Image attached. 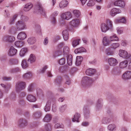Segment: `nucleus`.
<instances>
[{
  "mask_svg": "<svg viewBox=\"0 0 131 131\" xmlns=\"http://www.w3.org/2000/svg\"><path fill=\"white\" fill-rule=\"evenodd\" d=\"M72 17L71 13L70 12H67L62 14L61 16V18L63 19L68 20Z\"/></svg>",
  "mask_w": 131,
  "mask_h": 131,
  "instance_id": "obj_12",
  "label": "nucleus"
},
{
  "mask_svg": "<svg viewBox=\"0 0 131 131\" xmlns=\"http://www.w3.org/2000/svg\"><path fill=\"white\" fill-rule=\"evenodd\" d=\"M67 57V63L68 65L71 66L72 65V57L71 55L69 54Z\"/></svg>",
  "mask_w": 131,
  "mask_h": 131,
  "instance_id": "obj_28",
  "label": "nucleus"
},
{
  "mask_svg": "<svg viewBox=\"0 0 131 131\" xmlns=\"http://www.w3.org/2000/svg\"><path fill=\"white\" fill-rule=\"evenodd\" d=\"M122 78L124 80L131 79V71H127L122 75Z\"/></svg>",
  "mask_w": 131,
  "mask_h": 131,
  "instance_id": "obj_8",
  "label": "nucleus"
},
{
  "mask_svg": "<svg viewBox=\"0 0 131 131\" xmlns=\"http://www.w3.org/2000/svg\"><path fill=\"white\" fill-rule=\"evenodd\" d=\"M101 28L102 32H106L107 31L110 29L106 24L104 23L101 24Z\"/></svg>",
  "mask_w": 131,
  "mask_h": 131,
  "instance_id": "obj_17",
  "label": "nucleus"
},
{
  "mask_svg": "<svg viewBox=\"0 0 131 131\" xmlns=\"http://www.w3.org/2000/svg\"><path fill=\"white\" fill-rule=\"evenodd\" d=\"M108 61L109 64L111 66H115L117 63V61L116 59L113 58H109Z\"/></svg>",
  "mask_w": 131,
  "mask_h": 131,
  "instance_id": "obj_10",
  "label": "nucleus"
},
{
  "mask_svg": "<svg viewBox=\"0 0 131 131\" xmlns=\"http://www.w3.org/2000/svg\"><path fill=\"white\" fill-rule=\"evenodd\" d=\"M103 43L104 46H108L110 43V41L107 40L106 37H104L103 39Z\"/></svg>",
  "mask_w": 131,
  "mask_h": 131,
  "instance_id": "obj_39",
  "label": "nucleus"
},
{
  "mask_svg": "<svg viewBox=\"0 0 131 131\" xmlns=\"http://www.w3.org/2000/svg\"><path fill=\"white\" fill-rule=\"evenodd\" d=\"M96 72L95 70L93 69H87L85 73L86 75H91L94 74Z\"/></svg>",
  "mask_w": 131,
  "mask_h": 131,
  "instance_id": "obj_21",
  "label": "nucleus"
},
{
  "mask_svg": "<svg viewBox=\"0 0 131 131\" xmlns=\"http://www.w3.org/2000/svg\"><path fill=\"white\" fill-rule=\"evenodd\" d=\"M62 35L63 39L65 40H67L69 38V32L68 30H64L62 32Z\"/></svg>",
  "mask_w": 131,
  "mask_h": 131,
  "instance_id": "obj_18",
  "label": "nucleus"
},
{
  "mask_svg": "<svg viewBox=\"0 0 131 131\" xmlns=\"http://www.w3.org/2000/svg\"><path fill=\"white\" fill-rule=\"evenodd\" d=\"M36 60V57L35 55L33 54H31L28 60V62H30V63L34 62Z\"/></svg>",
  "mask_w": 131,
  "mask_h": 131,
  "instance_id": "obj_29",
  "label": "nucleus"
},
{
  "mask_svg": "<svg viewBox=\"0 0 131 131\" xmlns=\"http://www.w3.org/2000/svg\"><path fill=\"white\" fill-rule=\"evenodd\" d=\"M83 60V57L81 56H77V60L76 62V64L77 66H79Z\"/></svg>",
  "mask_w": 131,
  "mask_h": 131,
  "instance_id": "obj_33",
  "label": "nucleus"
},
{
  "mask_svg": "<svg viewBox=\"0 0 131 131\" xmlns=\"http://www.w3.org/2000/svg\"><path fill=\"white\" fill-rule=\"evenodd\" d=\"M62 80V79L61 77H58L55 80L54 82L56 84L58 85L61 84Z\"/></svg>",
  "mask_w": 131,
  "mask_h": 131,
  "instance_id": "obj_30",
  "label": "nucleus"
},
{
  "mask_svg": "<svg viewBox=\"0 0 131 131\" xmlns=\"http://www.w3.org/2000/svg\"><path fill=\"white\" fill-rule=\"evenodd\" d=\"M22 68L25 69L28 67V65L27 63L26 60H23L21 64Z\"/></svg>",
  "mask_w": 131,
  "mask_h": 131,
  "instance_id": "obj_46",
  "label": "nucleus"
},
{
  "mask_svg": "<svg viewBox=\"0 0 131 131\" xmlns=\"http://www.w3.org/2000/svg\"><path fill=\"white\" fill-rule=\"evenodd\" d=\"M80 114L78 113H76L72 119V121L73 122H79V121L78 120L80 118Z\"/></svg>",
  "mask_w": 131,
  "mask_h": 131,
  "instance_id": "obj_24",
  "label": "nucleus"
},
{
  "mask_svg": "<svg viewBox=\"0 0 131 131\" xmlns=\"http://www.w3.org/2000/svg\"><path fill=\"white\" fill-rule=\"evenodd\" d=\"M34 90V88L33 85L32 84H31L29 85L28 87V91L29 92H31L32 91Z\"/></svg>",
  "mask_w": 131,
  "mask_h": 131,
  "instance_id": "obj_54",
  "label": "nucleus"
},
{
  "mask_svg": "<svg viewBox=\"0 0 131 131\" xmlns=\"http://www.w3.org/2000/svg\"><path fill=\"white\" fill-rule=\"evenodd\" d=\"M34 13H39L43 15H45V12L44 9L42 7L41 4L39 3L36 5Z\"/></svg>",
  "mask_w": 131,
  "mask_h": 131,
  "instance_id": "obj_1",
  "label": "nucleus"
},
{
  "mask_svg": "<svg viewBox=\"0 0 131 131\" xmlns=\"http://www.w3.org/2000/svg\"><path fill=\"white\" fill-rule=\"evenodd\" d=\"M19 103L21 105H24L25 104V101L22 99H20L19 101Z\"/></svg>",
  "mask_w": 131,
  "mask_h": 131,
  "instance_id": "obj_64",
  "label": "nucleus"
},
{
  "mask_svg": "<svg viewBox=\"0 0 131 131\" xmlns=\"http://www.w3.org/2000/svg\"><path fill=\"white\" fill-rule=\"evenodd\" d=\"M26 36L27 35L25 32H21L18 35L17 38L18 39L23 40L26 38Z\"/></svg>",
  "mask_w": 131,
  "mask_h": 131,
  "instance_id": "obj_20",
  "label": "nucleus"
},
{
  "mask_svg": "<svg viewBox=\"0 0 131 131\" xmlns=\"http://www.w3.org/2000/svg\"><path fill=\"white\" fill-rule=\"evenodd\" d=\"M80 40V39H77V40H73L72 41V45L73 47H75L76 46L79 44V41Z\"/></svg>",
  "mask_w": 131,
  "mask_h": 131,
  "instance_id": "obj_43",
  "label": "nucleus"
},
{
  "mask_svg": "<svg viewBox=\"0 0 131 131\" xmlns=\"http://www.w3.org/2000/svg\"><path fill=\"white\" fill-rule=\"evenodd\" d=\"M110 121V119L107 117L103 118L102 121V123L106 124L109 123Z\"/></svg>",
  "mask_w": 131,
  "mask_h": 131,
  "instance_id": "obj_44",
  "label": "nucleus"
},
{
  "mask_svg": "<svg viewBox=\"0 0 131 131\" xmlns=\"http://www.w3.org/2000/svg\"><path fill=\"white\" fill-rule=\"evenodd\" d=\"M20 69L18 67H16L13 68L10 70V72L11 73H15L19 71Z\"/></svg>",
  "mask_w": 131,
  "mask_h": 131,
  "instance_id": "obj_53",
  "label": "nucleus"
},
{
  "mask_svg": "<svg viewBox=\"0 0 131 131\" xmlns=\"http://www.w3.org/2000/svg\"><path fill=\"white\" fill-rule=\"evenodd\" d=\"M73 12L74 16L77 18L79 17L81 15L80 12L78 10H75L73 11Z\"/></svg>",
  "mask_w": 131,
  "mask_h": 131,
  "instance_id": "obj_42",
  "label": "nucleus"
},
{
  "mask_svg": "<svg viewBox=\"0 0 131 131\" xmlns=\"http://www.w3.org/2000/svg\"><path fill=\"white\" fill-rule=\"evenodd\" d=\"M51 21L52 24L53 25H55L56 24V18L54 17L53 16L52 17Z\"/></svg>",
  "mask_w": 131,
  "mask_h": 131,
  "instance_id": "obj_59",
  "label": "nucleus"
},
{
  "mask_svg": "<svg viewBox=\"0 0 131 131\" xmlns=\"http://www.w3.org/2000/svg\"><path fill=\"white\" fill-rule=\"evenodd\" d=\"M27 100L30 102H35L36 101V97L31 95H29L27 97Z\"/></svg>",
  "mask_w": 131,
  "mask_h": 131,
  "instance_id": "obj_26",
  "label": "nucleus"
},
{
  "mask_svg": "<svg viewBox=\"0 0 131 131\" xmlns=\"http://www.w3.org/2000/svg\"><path fill=\"white\" fill-rule=\"evenodd\" d=\"M121 10L118 8H114L111 11L110 14L112 16H115L116 14L121 13Z\"/></svg>",
  "mask_w": 131,
  "mask_h": 131,
  "instance_id": "obj_11",
  "label": "nucleus"
},
{
  "mask_svg": "<svg viewBox=\"0 0 131 131\" xmlns=\"http://www.w3.org/2000/svg\"><path fill=\"white\" fill-rule=\"evenodd\" d=\"M68 2L66 0H64L62 1L59 4L60 7L61 8H63L66 7L68 4Z\"/></svg>",
  "mask_w": 131,
  "mask_h": 131,
  "instance_id": "obj_23",
  "label": "nucleus"
},
{
  "mask_svg": "<svg viewBox=\"0 0 131 131\" xmlns=\"http://www.w3.org/2000/svg\"><path fill=\"white\" fill-rule=\"evenodd\" d=\"M48 68V67L47 66H44L43 68H42V70L40 71V73H43L46 69Z\"/></svg>",
  "mask_w": 131,
  "mask_h": 131,
  "instance_id": "obj_63",
  "label": "nucleus"
},
{
  "mask_svg": "<svg viewBox=\"0 0 131 131\" xmlns=\"http://www.w3.org/2000/svg\"><path fill=\"white\" fill-rule=\"evenodd\" d=\"M96 79H91L88 77H85L82 78V85H88L94 82Z\"/></svg>",
  "mask_w": 131,
  "mask_h": 131,
  "instance_id": "obj_3",
  "label": "nucleus"
},
{
  "mask_svg": "<svg viewBox=\"0 0 131 131\" xmlns=\"http://www.w3.org/2000/svg\"><path fill=\"white\" fill-rule=\"evenodd\" d=\"M95 1L94 0H90L89 1V2L87 4L88 6H92L94 5L95 4Z\"/></svg>",
  "mask_w": 131,
  "mask_h": 131,
  "instance_id": "obj_49",
  "label": "nucleus"
},
{
  "mask_svg": "<svg viewBox=\"0 0 131 131\" xmlns=\"http://www.w3.org/2000/svg\"><path fill=\"white\" fill-rule=\"evenodd\" d=\"M110 38L111 41L114 40L118 41V37L115 35H114L112 36H110Z\"/></svg>",
  "mask_w": 131,
  "mask_h": 131,
  "instance_id": "obj_56",
  "label": "nucleus"
},
{
  "mask_svg": "<svg viewBox=\"0 0 131 131\" xmlns=\"http://www.w3.org/2000/svg\"><path fill=\"white\" fill-rule=\"evenodd\" d=\"M126 22V19L124 17H121L119 19H116L115 22L118 23H124Z\"/></svg>",
  "mask_w": 131,
  "mask_h": 131,
  "instance_id": "obj_36",
  "label": "nucleus"
},
{
  "mask_svg": "<svg viewBox=\"0 0 131 131\" xmlns=\"http://www.w3.org/2000/svg\"><path fill=\"white\" fill-rule=\"evenodd\" d=\"M65 63V59L64 58H62L59 60V63L61 65L64 64Z\"/></svg>",
  "mask_w": 131,
  "mask_h": 131,
  "instance_id": "obj_57",
  "label": "nucleus"
},
{
  "mask_svg": "<svg viewBox=\"0 0 131 131\" xmlns=\"http://www.w3.org/2000/svg\"><path fill=\"white\" fill-rule=\"evenodd\" d=\"M32 74L30 72L25 74L23 75V78L24 79H28L31 78Z\"/></svg>",
  "mask_w": 131,
  "mask_h": 131,
  "instance_id": "obj_41",
  "label": "nucleus"
},
{
  "mask_svg": "<svg viewBox=\"0 0 131 131\" xmlns=\"http://www.w3.org/2000/svg\"><path fill=\"white\" fill-rule=\"evenodd\" d=\"M51 101L48 100L47 102L46 106L44 108V110L46 112L49 111L50 110Z\"/></svg>",
  "mask_w": 131,
  "mask_h": 131,
  "instance_id": "obj_25",
  "label": "nucleus"
},
{
  "mask_svg": "<svg viewBox=\"0 0 131 131\" xmlns=\"http://www.w3.org/2000/svg\"><path fill=\"white\" fill-rule=\"evenodd\" d=\"M20 18L21 20L24 21H27L28 19V18L27 17L23 15H21Z\"/></svg>",
  "mask_w": 131,
  "mask_h": 131,
  "instance_id": "obj_58",
  "label": "nucleus"
},
{
  "mask_svg": "<svg viewBox=\"0 0 131 131\" xmlns=\"http://www.w3.org/2000/svg\"><path fill=\"white\" fill-rule=\"evenodd\" d=\"M16 25L18 30H21L27 28L25 23L21 21H18L16 24Z\"/></svg>",
  "mask_w": 131,
  "mask_h": 131,
  "instance_id": "obj_5",
  "label": "nucleus"
},
{
  "mask_svg": "<svg viewBox=\"0 0 131 131\" xmlns=\"http://www.w3.org/2000/svg\"><path fill=\"white\" fill-rule=\"evenodd\" d=\"M18 16L17 14H15L14 15L13 17L11 19L9 22L10 24H12L13 23L15 20L16 19Z\"/></svg>",
  "mask_w": 131,
  "mask_h": 131,
  "instance_id": "obj_51",
  "label": "nucleus"
},
{
  "mask_svg": "<svg viewBox=\"0 0 131 131\" xmlns=\"http://www.w3.org/2000/svg\"><path fill=\"white\" fill-rule=\"evenodd\" d=\"M106 54L108 56L113 55L114 54V51L112 50L111 48H107L105 51Z\"/></svg>",
  "mask_w": 131,
  "mask_h": 131,
  "instance_id": "obj_31",
  "label": "nucleus"
},
{
  "mask_svg": "<svg viewBox=\"0 0 131 131\" xmlns=\"http://www.w3.org/2000/svg\"><path fill=\"white\" fill-rule=\"evenodd\" d=\"M42 114L41 111H36L33 113V116L36 118H39L41 117Z\"/></svg>",
  "mask_w": 131,
  "mask_h": 131,
  "instance_id": "obj_15",
  "label": "nucleus"
},
{
  "mask_svg": "<svg viewBox=\"0 0 131 131\" xmlns=\"http://www.w3.org/2000/svg\"><path fill=\"white\" fill-rule=\"evenodd\" d=\"M102 100L101 99H99L96 105V106L97 109H99L102 106Z\"/></svg>",
  "mask_w": 131,
  "mask_h": 131,
  "instance_id": "obj_40",
  "label": "nucleus"
},
{
  "mask_svg": "<svg viewBox=\"0 0 131 131\" xmlns=\"http://www.w3.org/2000/svg\"><path fill=\"white\" fill-rule=\"evenodd\" d=\"M36 38L34 37H30L27 40L28 43L30 44H33L36 42Z\"/></svg>",
  "mask_w": 131,
  "mask_h": 131,
  "instance_id": "obj_34",
  "label": "nucleus"
},
{
  "mask_svg": "<svg viewBox=\"0 0 131 131\" xmlns=\"http://www.w3.org/2000/svg\"><path fill=\"white\" fill-rule=\"evenodd\" d=\"M33 6V5L31 3H29L26 4L25 6L24 10L26 12L29 10Z\"/></svg>",
  "mask_w": 131,
  "mask_h": 131,
  "instance_id": "obj_22",
  "label": "nucleus"
},
{
  "mask_svg": "<svg viewBox=\"0 0 131 131\" xmlns=\"http://www.w3.org/2000/svg\"><path fill=\"white\" fill-rule=\"evenodd\" d=\"M36 29L38 32H40L41 31V28L40 26L38 25L36 26Z\"/></svg>",
  "mask_w": 131,
  "mask_h": 131,
  "instance_id": "obj_62",
  "label": "nucleus"
},
{
  "mask_svg": "<svg viewBox=\"0 0 131 131\" xmlns=\"http://www.w3.org/2000/svg\"><path fill=\"white\" fill-rule=\"evenodd\" d=\"M115 125L114 124H110L108 126V129L110 131H113L115 129Z\"/></svg>",
  "mask_w": 131,
  "mask_h": 131,
  "instance_id": "obj_45",
  "label": "nucleus"
},
{
  "mask_svg": "<svg viewBox=\"0 0 131 131\" xmlns=\"http://www.w3.org/2000/svg\"><path fill=\"white\" fill-rule=\"evenodd\" d=\"M114 5L115 6L123 7L125 6L124 2L122 1L118 0L115 1L114 3Z\"/></svg>",
  "mask_w": 131,
  "mask_h": 131,
  "instance_id": "obj_16",
  "label": "nucleus"
},
{
  "mask_svg": "<svg viewBox=\"0 0 131 131\" xmlns=\"http://www.w3.org/2000/svg\"><path fill=\"white\" fill-rule=\"evenodd\" d=\"M28 51L27 49L26 48H22L20 50L19 54L21 57L23 56Z\"/></svg>",
  "mask_w": 131,
  "mask_h": 131,
  "instance_id": "obj_38",
  "label": "nucleus"
},
{
  "mask_svg": "<svg viewBox=\"0 0 131 131\" xmlns=\"http://www.w3.org/2000/svg\"><path fill=\"white\" fill-rule=\"evenodd\" d=\"M27 124V121L25 119L21 118L19 119L18 123V125L20 127H24L26 126Z\"/></svg>",
  "mask_w": 131,
  "mask_h": 131,
  "instance_id": "obj_6",
  "label": "nucleus"
},
{
  "mask_svg": "<svg viewBox=\"0 0 131 131\" xmlns=\"http://www.w3.org/2000/svg\"><path fill=\"white\" fill-rule=\"evenodd\" d=\"M67 107V105H64L62 106L59 108V109L60 111L61 112H64L66 110Z\"/></svg>",
  "mask_w": 131,
  "mask_h": 131,
  "instance_id": "obj_48",
  "label": "nucleus"
},
{
  "mask_svg": "<svg viewBox=\"0 0 131 131\" xmlns=\"http://www.w3.org/2000/svg\"><path fill=\"white\" fill-rule=\"evenodd\" d=\"M24 44L23 41H17L15 42V46L18 47H20L23 46Z\"/></svg>",
  "mask_w": 131,
  "mask_h": 131,
  "instance_id": "obj_37",
  "label": "nucleus"
},
{
  "mask_svg": "<svg viewBox=\"0 0 131 131\" xmlns=\"http://www.w3.org/2000/svg\"><path fill=\"white\" fill-rule=\"evenodd\" d=\"M70 24L74 27H78L80 24V20L77 19H73L70 22Z\"/></svg>",
  "mask_w": 131,
  "mask_h": 131,
  "instance_id": "obj_9",
  "label": "nucleus"
},
{
  "mask_svg": "<svg viewBox=\"0 0 131 131\" xmlns=\"http://www.w3.org/2000/svg\"><path fill=\"white\" fill-rule=\"evenodd\" d=\"M65 77L66 79V84L69 85L71 83V81L68 75H66L65 76Z\"/></svg>",
  "mask_w": 131,
  "mask_h": 131,
  "instance_id": "obj_52",
  "label": "nucleus"
},
{
  "mask_svg": "<svg viewBox=\"0 0 131 131\" xmlns=\"http://www.w3.org/2000/svg\"><path fill=\"white\" fill-rule=\"evenodd\" d=\"M128 64L127 60L121 62L119 65V67L121 68H124L126 67Z\"/></svg>",
  "mask_w": 131,
  "mask_h": 131,
  "instance_id": "obj_32",
  "label": "nucleus"
},
{
  "mask_svg": "<svg viewBox=\"0 0 131 131\" xmlns=\"http://www.w3.org/2000/svg\"><path fill=\"white\" fill-rule=\"evenodd\" d=\"M45 128L46 131H51V124H46L45 126Z\"/></svg>",
  "mask_w": 131,
  "mask_h": 131,
  "instance_id": "obj_47",
  "label": "nucleus"
},
{
  "mask_svg": "<svg viewBox=\"0 0 131 131\" xmlns=\"http://www.w3.org/2000/svg\"><path fill=\"white\" fill-rule=\"evenodd\" d=\"M26 87L25 82H18L16 83V90L17 92H19L24 89Z\"/></svg>",
  "mask_w": 131,
  "mask_h": 131,
  "instance_id": "obj_2",
  "label": "nucleus"
},
{
  "mask_svg": "<svg viewBox=\"0 0 131 131\" xmlns=\"http://www.w3.org/2000/svg\"><path fill=\"white\" fill-rule=\"evenodd\" d=\"M54 127L55 128H63V126L62 124H60V123H57L55 124Z\"/></svg>",
  "mask_w": 131,
  "mask_h": 131,
  "instance_id": "obj_55",
  "label": "nucleus"
},
{
  "mask_svg": "<svg viewBox=\"0 0 131 131\" xmlns=\"http://www.w3.org/2000/svg\"><path fill=\"white\" fill-rule=\"evenodd\" d=\"M52 118V116L51 114H46L43 119L44 122H49Z\"/></svg>",
  "mask_w": 131,
  "mask_h": 131,
  "instance_id": "obj_19",
  "label": "nucleus"
},
{
  "mask_svg": "<svg viewBox=\"0 0 131 131\" xmlns=\"http://www.w3.org/2000/svg\"><path fill=\"white\" fill-rule=\"evenodd\" d=\"M14 37L12 36L7 35L4 36L3 38V40L5 41L9 42H13L15 40Z\"/></svg>",
  "mask_w": 131,
  "mask_h": 131,
  "instance_id": "obj_7",
  "label": "nucleus"
},
{
  "mask_svg": "<svg viewBox=\"0 0 131 131\" xmlns=\"http://www.w3.org/2000/svg\"><path fill=\"white\" fill-rule=\"evenodd\" d=\"M11 61L13 64H17L18 63V60L17 59H13Z\"/></svg>",
  "mask_w": 131,
  "mask_h": 131,
  "instance_id": "obj_61",
  "label": "nucleus"
},
{
  "mask_svg": "<svg viewBox=\"0 0 131 131\" xmlns=\"http://www.w3.org/2000/svg\"><path fill=\"white\" fill-rule=\"evenodd\" d=\"M119 54L120 57L124 58H126L127 59H131V54H128L127 52L125 50H120Z\"/></svg>",
  "mask_w": 131,
  "mask_h": 131,
  "instance_id": "obj_4",
  "label": "nucleus"
},
{
  "mask_svg": "<svg viewBox=\"0 0 131 131\" xmlns=\"http://www.w3.org/2000/svg\"><path fill=\"white\" fill-rule=\"evenodd\" d=\"M106 23L109 29H112L113 27L112 22L109 19H107Z\"/></svg>",
  "mask_w": 131,
  "mask_h": 131,
  "instance_id": "obj_35",
  "label": "nucleus"
},
{
  "mask_svg": "<svg viewBox=\"0 0 131 131\" xmlns=\"http://www.w3.org/2000/svg\"><path fill=\"white\" fill-rule=\"evenodd\" d=\"M17 50L13 47H10L8 55L10 56H12L15 55L17 53Z\"/></svg>",
  "mask_w": 131,
  "mask_h": 131,
  "instance_id": "obj_13",
  "label": "nucleus"
},
{
  "mask_svg": "<svg viewBox=\"0 0 131 131\" xmlns=\"http://www.w3.org/2000/svg\"><path fill=\"white\" fill-rule=\"evenodd\" d=\"M86 49L83 47H81L75 49L74 50L75 53L77 54L85 52Z\"/></svg>",
  "mask_w": 131,
  "mask_h": 131,
  "instance_id": "obj_27",
  "label": "nucleus"
},
{
  "mask_svg": "<svg viewBox=\"0 0 131 131\" xmlns=\"http://www.w3.org/2000/svg\"><path fill=\"white\" fill-rule=\"evenodd\" d=\"M119 45V44L118 43H113L111 45V47L114 49H115L118 47Z\"/></svg>",
  "mask_w": 131,
  "mask_h": 131,
  "instance_id": "obj_50",
  "label": "nucleus"
},
{
  "mask_svg": "<svg viewBox=\"0 0 131 131\" xmlns=\"http://www.w3.org/2000/svg\"><path fill=\"white\" fill-rule=\"evenodd\" d=\"M70 49L67 46H64L63 48V55L64 57H67L69 55Z\"/></svg>",
  "mask_w": 131,
  "mask_h": 131,
  "instance_id": "obj_14",
  "label": "nucleus"
},
{
  "mask_svg": "<svg viewBox=\"0 0 131 131\" xmlns=\"http://www.w3.org/2000/svg\"><path fill=\"white\" fill-rule=\"evenodd\" d=\"M60 38L61 37L60 36L58 35L54 37L53 41L54 42H56L60 39Z\"/></svg>",
  "mask_w": 131,
  "mask_h": 131,
  "instance_id": "obj_60",
  "label": "nucleus"
}]
</instances>
